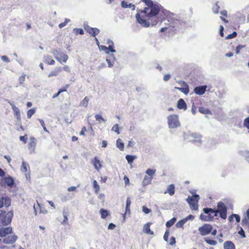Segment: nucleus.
<instances>
[{
    "mask_svg": "<svg viewBox=\"0 0 249 249\" xmlns=\"http://www.w3.org/2000/svg\"><path fill=\"white\" fill-rule=\"evenodd\" d=\"M142 1L147 7H145L143 10H142L141 13L144 15L146 17L155 18V20L153 21V18L150 19L151 21H149L150 19L147 20L143 15L141 16L139 13H137L136 15L137 21L144 27H148L150 25L152 26L156 25L158 22V19L155 16L158 15L160 11L159 5L153 4L151 0H142Z\"/></svg>",
    "mask_w": 249,
    "mask_h": 249,
    "instance_id": "1",
    "label": "nucleus"
},
{
    "mask_svg": "<svg viewBox=\"0 0 249 249\" xmlns=\"http://www.w3.org/2000/svg\"><path fill=\"white\" fill-rule=\"evenodd\" d=\"M14 213L12 211L8 212L0 210V225L6 226L11 222Z\"/></svg>",
    "mask_w": 249,
    "mask_h": 249,
    "instance_id": "2",
    "label": "nucleus"
},
{
    "mask_svg": "<svg viewBox=\"0 0 249 249\" xmlns=\"http://www.w3.org/2000/svg\"><path fill=\"white\" fill-rule=\"evenodd\" d=\"M201 137L202 136L200 134L196 133L188 132L184 135V138L185 140L197 145L201 144Z\"/></svg>",
    "mask_w": 249,
    "mask_h": 249,
    "instance_id": "3",
    "label": "nucleus"
},
{
    "mask_svg": "<svg viewBox=\"0 0 249 249\" xmlns=\"http://www.w3.org/2000/svg\"><path fill=\"white\" fill-rule=\"evenodd\" d=\"M51 53L55 59L60 63H66L69 58L68 55L64 53L60 49H53Z\"/></svg>",
    "mask_w": 249,
    "mask_h": 249,
    "instance_id": "4",
    "label": "nucleus"
},
{
    "mask_svg": "<svg viewBox=\"0 0 249 249\" xmlns=\"http://www.w3.org/2000/svg\"><path fill=\"white\" fill-rule=\"evenodd\" d=\"M203 211L205 213L208 214V215L200 214L199 218L203 221H211L214 216H217V212L212 208H205L203 209Z\"/></svg>",
    "mask_w": 249,
    "mask_h": 249,
    "instance_id": "5",
    "label": "nucleus"
},
{
    "mask_svg": "<svg viewBox=\"0 0 249 249\" xmlns=\"http://www.w3.org/2000/svg\"><path fill=\"white\" fill-rule=\"evenodd\" d=\"M168 124L170 128H176L180 126L178 116L176 114H172L167 117Z\"/></svg>",
    "mask_w": 249,
    "mask_h": 249,
    "instance_id": "6",
    "label": "nucleus"
},
{
    "mask_svg": "<svg viewBox=\"0 0 249 249\" xmlns=\"http://www.w3.org/2000/svg\"><path fill=\"white\" fill-rule=\"evenodd\" d=\"M218 211H215L219 213L220 216L222 219H226L227 217V208L225 204L222 202H219L217 205Z\"/></svg>",
    "mask_w": 249,
    "mask_h": 249,
    "instance_id": "7",
    "label": "nucleus"
},
{
    "mask_svg": "<svg viewBox=\"0 0 249 249\" xmlns=\"http://www.w3.org/2000/svg\"><path fill=\"white\" fill-rule=\"evenodd\" d=\"M212 226L208 224H205L198 228V231L200 234L202 236L209 234L212 231Z\"/></svg>",
    "mask_w": 249,
    "mask_h": 249,
    "instance_id": "8",
    "label": "nucleus"
},
{
    "mask_svg": "<svg viewBox=\"0 0 249 249\" xmlns=\"http://www.w3.org/2000/svg\"><path fill=\"white\" fill-rule=\"evenodd\" d=\"M11 200L7 196H2L0 197V208L3 206L8 207L11 205Z\"/></svg>",
    "mask_w": 249,
    "mask_h": 249,
    "instance_id": "9",
    "label": "nucleus"
},
{
    "mask_svg": "<svg viewBox=\"0 0 249 249\" xmlns=\"http://www.w3.org/2000/svg\"><path fill=\"white\" fill-rule=\"evenodd\" d=\"M18 239V237L15 235H9L4 237L2 240V244H12L15 243Z\"/></svg>",
    "mask_w": 249,
    "mask_h": 249,
    "instance_id": "10",
    "label": "nucleus"
},
{
    "mask_svg": "<svg viewBox=\"0 0 249 249\" xmlns=\"http://www.w3.org/2000/svg\"><path fill=\"white\" fill-rule=\"evenodd\" d=\"M36 140L35 138L32 137L30 138V142L28 143V148L30 153H34L35 150V147L36 145Z\"/></svg>",
    "mask_w": 249,
    "mask_h": 249,
    "instance_id": "11",
    "label": "nucleus"
},
{
    "mask_svg": "<svg viewBox=\"0 0 249 249\" xmlns=\"http://www.w3.org/2000/svg\"><path fill=\"white\" fill-rule=\"evenodd\" d=\"M12 228L9 227H2L0 228V237H4L8 234L12 233Z\"/></svg>",
    "mask_w": 249,
    "mask_h": 249,
    "instance_id": "12",
    "label": "nucleus"
},
{
    "mask_svg": "<svg viewBox=\"0 0 249 249\" xmlns=\"http://www.w3.org/2000/svg\"><path fill=\"white\" fill-rule=\"evenodd\" d=\"M186 201L189 204L190 207L192 210H196L198 209L197 202L195 201L193 198L188 196L186 199Z\"/></svg>",
    "mask_w": 249,
    "mask_h": 249,
    "instance_id": "13",
    "label": "nucleus"
},
{
    "mask_svg": "<svg viewBox=\"0 0 249 249\" xmlns=\"http://www.w3.org/2000/svg\"><path fill=\"white\" fill-rule=\"evenodd\" d=\"M207 88V86L206 85L197 86L195 88L194 91L196 94L202 95L205 93Z\"/></svg>",
    "mask_w": 249,
    "mask_h": 249,
    "instance_id": "14",
    "label": "nucleus"
},
{
    "mask_svg": "<svg viewBox=\"0 0 249 249\" xmlns=\"http://www.w3.org/2000/svg\"><path fill=\"white\" fill-rule=\"evenodd\" d=\"M91 162L94 168L98 171H99L102 166L100 160L96 157L91 160Z\"/></svg>",
    "mask_w": 249,
    "mask_h": 249,
    "instance_id": "15",
    "label": "nucleus"
},
{
    "mask_svg": "<svg viewBox=\"0 0 249 249\" xmlns=\"http://www.w3.org/2000/svg\"><path fill=\"white\" fill-rule=\"evenodd\" d=\"M177 107L178 109L185 110L187 109V105L183 99L178 100L177 104Z\"/></svg>",
    "mask_w": 249,
    "mask_h": 249,
    "instance_id": "16",
    "label": "nucleus"
},
{
    "mask_svg": "<svg viewBox=\"0 0 249 249\" xmlns=\"http://www.w3.org/2000/svg\"><path fill=\"white\" fill-rule=\"evenodd\" d=\"M224 249H235V246L234 244L231 241H226L224 243Z\"/></svg>",
    "mask_w": 249,
    "mask_h": 249,
    "instance_id": "17",
    "label": "nucleus"
},
{
    "mask_svg": "<svg viewBox=\"0 0 249 249\" xmlns=\"http://www.w3.org/2000/svg\"><path fill=\"white\" fill-rule=\"evenodd\" d=\"M5 183L8 186L12 187L14 184V179L11 177H5L4 178Z\"/></svg>",
    "mask_w": 249,
    "mask_h": 249,
    "instance_id": "18",
    "label": "nucleus"
},
{
    "mask_svg": "<svg viewBox=\"0 0 249 249\" xmlns=\"http://www.w3.org/2000/svg\"><path fill=\"white\" fill-rule=\"evenodd\" d=\"M61 71V67H57L49 74L48 77H50L51 76H56Z\"/></svg>",
    "mask_w": 249,
    "mask_h": 249,
    "instance_id": "19",
    "label": "nucleus"
},
{
    "mask_svg": "<svg viewBox=\"0 0 249 249\" xmlns=\"http://www.w3.org/2000/svg\"><path fill=\"white\" fill-rule=\"evenodd\" d=\"M44 62L49 65H54L55 61L53 60L51 56L46 55L44 57Z\"/></svg>",
    "mask_w": 249,
    "mask_h": 249,
    "instance_id": "20",
    "label": "nucleus"
},
{
    "mask_svg": "<svg viewBox=\"0 0 249 249\" xmlns=\"http://www.w3.org/2000/svg\"><path fill=\"white\" fill-rule=\"evenodd\" d=\"M121 6L124 8H132L133 10H134L135 9V5H134L132 3L127 4V3L126 2H125V1H122Z\"/></svg>",
    "mask_w": 249,
    "mask_h": 249,
    "instance_id": "21",
    "label": "nucleus"
},
{
    "mask_svg": "<svg viewBox=\"0 0 249 249\" xmlns=\"http://www.w3.org/2000/svg\"><path fill=\"white\" fill-rule=\"evenodd\" d=\"M15 115L17 117L18 122L20 123L21 121V116L19 109L17 107H13V109Z\"/></svg>",
    "mask_w": 249,
    "mask_h": 249,
    "instance_id": "22",
    "label": "nucleus"
},
{
    "mask_svg": "<svg viewBox=\"0 0 249 249\" xmlns=\"http://www.w3.org/2000/svg\"><path fill=\"white\" fill-rule=\"evenodd\" d=\"M152 178L149 177L147 176H145L143 178V180L142 182V185L143 186H145L148 185V184L151 183Z\"/></svg>",
    "mask_w": 249,
    "mask_h": 249,
    "instance_id": "23",
    "label": "nucleus"
},
{
    "mask_svg": "<svg viewBox=\"0 0 249 249\" xmlns=\"http://www.w3.org/2000/svg\"><path fill=\"white\" fill-rule=\"evenodd\" d=\"M143 231H144V232H145L147 234H150L151 235H153L154 234L153 231H151V230H150V223H147L145 224L144 225Z\"/></svg>",
    "mask_w": 249,
    "mask_h": 249,
    "instance_id": "24",
    "label": "nucleus"
},
{
    "mask_svg": "<svg viewBox=\"0 0 249 249\" xmlns=\"http://www.w3.org/2000/svg\"><path fill=\"white\" fill-rule=\"evenodd\" d=\"M168 193L171 196L175 194V186L173 184L170 185L167 189V191L165 192V194Z\"/></svg>",
    "mask_w": 249,
    "mask_h": 249,
    "instance_id": "25",
    "label": "nucleus"
},
{
    "mask_svg": "<svg viewBox=\"0 0 249 249\" xmlns=\"http://www.w3.org/2000/svg\"><path fill=\"white\" fill-rule=\"evenodd\" d=\"M116 146L120 150L123 151L124 149V144L120 139H118L116 141Z\"/></svg>",
    "mask_w": 249,
    "mask_h": 249,
    "instance_id": "26",
    "label": "nucleus"
},
{
    "mask_svg": "<svg viewBox=\"0 0 249 249\" xmlns=\"http://www.w3.org/2000/svg\"><path fill=\"white\" fill-rule=\"evenodd\" d=\"M136 156H133V155H127L125 156V159L127 160L128 163L129 164H131L133 162V160L137 159Z\"/></svg>",
    "mask_w": 249,
    "mask_h": 249,
    "instance_id": "27",
    "label": "nucleus"
},
{
    "mask_svg": "<svg viewBox=\"0 0 249 249\" xmlns=\"http://www.w3.org/2000/svg\"><path fill=\"white\" fill-rule=\"evenodd\" d=\"M28 168H29L28 163L24 161H23L21 167V171L22 172L25 173L27 171Z\"/></svg>",
    "mask_w": 249,
    "mask_h": 249,
    "instance_id": "28",
    "label": "nucleus"
},
{
    "mask_svg": "<svg viewBox=\"0 0 249 249\" xmlns=\"http://www.w3.org/2000/svg\"><path fill=\"white\" fill-rule=\"evenodd\" d=\"M183 84L184 85H186V87H185V88H176L177 89H178V90H179L180 91H181L183 93H184L185 95H187L189 93V89L188 86H187V85L186 84V83L184 82H183Z\"/></svg>",
    "mask_w": 249,
    "mask_h": 249,
    "instance_id": "29",
    "label": "nucleus"
},
{
    "mask_svg": "<svg viewBox=\"0 0 249 249\" xmlns=\"http://www.w3.org/2000/svg\"><path fill=\"white\" fill-rule=\"evenodd\" d=\"M89 101V98L88 97H85L84 99L80 102V106L85 107H87Z\"/></svg>",
    "mask_w": 249,
    "mask_h": 249,
    "instance_id": "30",
    "label": "nucleus"
},
{
    "mask_svg": "<svg viewBox=\"0 0 249 249\" xmlns=\"http://www.w3.org/2000/svg\"><path fill=\"white\" fill-rule=\"evenodd\" d=\"M101 218L103 219L106 218L108 215V212L107 210L101 209L100 210Z\"/></svg>",
    "mask_w": 249,
    "mask_h": 249,
    "instance_id": "31",
    "label": "nucleus"
},
{
    "mask_svg": "<svg viewBox=\"0 0 249 249\" xmlns=\"http://www.w3.org/2000/svg\"><path fill=\"white\" fill-rule=\"evenodd\" d=\"M199 111L204 114H211V111L205 107H200L198 109Z\"/></svg>",
    "mask_w": 249,
    "mask_h": 249,
    "instance_id": "32",
    "label": "nucleus"
},
{
    "mask_svg": "<svg viewBox=\"0 0 249 249\" xmlns=\"http://www.w3.org/2000/svg\"><path fill=\"white\" fill-rule=\"evenodd\" d=\"M176 221V218L175 217L172 218L171 220L168 221L166 223V226L167 228H170L173 226Z\"/></svg>",
    "mask_w": 249,
    "mask_h": 249,
    "instance_id": "33",
    "label": "nucleus"
},
{
    "mask_svg": "<svg viewBox=\"0 0 249 249\" xmlns=\"http://www.w3.org/2000/svg\"><path fill=\"white\" fill-rule=\"evenodd\" d=\"M93 187L94 189H95V193L96 194H98L99 191H100V188L99 185L98 184L97 182L95 180H94L93 181Z\"/></svg>",
    "mask_w": 249,
    "mask_h": 249,
    "instance_id": "34",
    "label": "nucleus"
},
{
    "mask_svg": "<svg viewBox=\"0 0 249 249\" xmlns=\"http://www.w3.org/2000/svg\"><path fill=\"white\" fill-rule=\"evenodd\" d=\"M204 240L207 244L215 246L217 244V242L216 241L213 240H211L207 238H204Z\"/></svg>",
    "mask_w": 249,
    "mask_h": 249,
    "instance_id": "35",
    "label": "nucleus"
},
{
    "mask_svg": "<svg viewBox=\"0 0 249 249\" xmlns=\"http://www.w3.org/2000/svg\"><path fill=\"white\" fill-rule=\"evenodd\" d=\"M95 118L96 120L98 121L99 123L104 122L105 123L106 120L104 119L102 116L100 114H96L95 115Z\"/></svg>",
    "mask_w": 249,
    "mask_h": 249,
    "instance_id": "36",
    "label": "nucleus"
},
{
    "mask_svg": "<svg viewBox=\"0 0 249 249\" xmlns=\"http://www.w3.org/2000/svg\"><path fill=\"white\" fill-rule=\"evenodd\" d=\"M35 112H36V109L34 108H31V109H30L29 110H28L27 111V118L28 119H30L31 117H32V116L34 114H35Z\"/></svg>",
    "mask_w": 249,
    "mask_h": 249,
    "instance_id": "37",
    "label": "nucleus"
},
{
    "mask_svg": "<svg viewBox=\"0 0 249 249\" xmlns=\"http://www.w3.org/2000/svg\"><path fill=\"white\" fill-rule=\"evenodd\" d=\"M84 29L88 33H89L91 36L94 28L91 27L89 26L88 25L84 24Z\"/></svg>",
    "mask_w": 249,
    "mask_h": 249,
    "instance_id": "38",
    "label": "nucleus"
},
{
    "mask_svg": "<svg viewBox=\"0 0 249 249\" xmlns=\"http://www.w3.org/2000/svg\"><path fill=\"white\" fill-rule=\"evenodd\" d=\"M73 32L75 35L80 34L82 35L84 34V30L81 28H74L73 30Z\"/></svg>",
    "mask_w": 249,
    "mask_h": 249,
    "instance_id": "39",
    "label": "nucleus"
},
{
    "mask_svg": "<svg viewBox=\"0 0 249 249\" xmlns=\"http://www.w3.org/2000/svg\"><path fill=\"white\" fill-rule=\"evenodd\" d=\"M156 170L155 169H148L146 171V174L149 176V177H152L155 174Z\"/></svg>",
    "mask_w": 249,
    "mask_h": 249,
    "instance_id": "40",
    "label": "nucleus"
},
{
    "mask_svg": "<svg viewBox=\"0 0 249 249\" xmlns=\"http://www.w3.org/2000/svg\"><path fill=\"white\" fill-rule=\"evenodd\" d=\"M106 61L107 62V63L108 64V67L109 68H111L114 66L115 61H114L109 58H107Z\"/></svg>",
    "mask_w": 249,
    "mask_h": 249,
    "instance_id": "41",
    "label": "nucleus"
},
{
    "mask_svg": "<svg viewBox=\"0 0 249 249\" xmlns=\"http://www.w3.org/2000/svg\"><path fill=\"white\" fill-rule=\"evenodd\" d=\"M186 223L184 219H183L180 221H179L176 224V226L178 228H182L183 225Z\"/></svg>",
    "mask_w": 249,
    "mask_h": 249,
    "instance_id": "42",
    "label": "nucleus"
},
{
    "mask_svg": "<svg viewBox=\"0 0 249 249\" xmlns=\"http://www.w3.org/2000/svg\"><path fill=\"white\" fill-rule=\"evenodd\" d=\"M243 126L248 129V132L249 133V117L246 118L244 121Z\"/></svg>",
    "mask_w": 249,
    "mask_h": 249,
    "instance_id": "43",
    "label": "nucleus"
},
{
    "mask_svg": "<svg viewBox=\"0 0 249 249\" xmlns=\"http://www.w3.org/2000/svg\"><path fill=\"white\" fill-rule=\"evenodd\" d=\"M99 48L100 50L105 52L106 53L109 54V52L108 51V48L107 47L104 45H100L99 46Z\"/></svg>",
    "mask_w": 249,
    "mask_h": 249,
    "instance_id": "44",
    "label": "nucleus"
},
{
    "mask_svg": "<svg viewBox=\"0 0 249 249\" xmlns=\"http://www.w3.org/2000/svg\"><path fill=\"white\" fill-rule=\"evenodd\" d=\"M237 35V33L236 32H233L232 34L229 35L227 36H226V39H231L235 37Z\"/></svg>",
    "mask_w": 249,
    "mask_h": 249,
    "instance_id": "45",
    "label": "nucleus"
},
{
    "mask_svg": "<svg viewBox=\"0 0 249 249\" xmlns=\"http://www.w3.org/2000/svg\"><path fill=\"white\" fill-rule=\"evenodd\" d=\"M70 20L68 18H65V21L64 22H62L58 25L59 28H62L65 26H66V24L70 21Z\"/></svg>",
    "mask_w": 249,
    "mask_h": 249,
    "instance_id": "46",
    "label": "nucleus"
},
{
    "mask_svg": "<svg viewBox=\"0 0 249 249\" xmlns=\"http://www.w3.org/2000/svg\"><path fill=\"white\" fill-rule=\"evenodd\" d=\"M41 126H42L43 128V130L46 132H47L48 133H49V131L47 130V129L46 128V127L45 126V123L44 122V121L42 119H39L38 120Z\"/></svg>",
    "mask_w": 249,
    "mask_h": 249,
    "instance_id": "47",
    "label": "nucleus"
},
{
    "mask_svg": "<svg viewBox=\"0 0 249 249\" xmlns=\"http://www.w3.org/2000/svg\"><path fill=\"white\" fill-rule=\"evenodd\" d=\"M111 130L115 132L118 134L120 133L118 125L117 124H115L111 128Z\"/></svg>",
    "mask_w": 249,
    "mask_h": 249,
    "instance_id": "48",
    "label": "nucleus"
},
{
    "mask_svg": "<svg viewBox=\"0 0 249 249\" xmlns=\"http://www.w3.org/2000/svg\"><path fill=\"white\" fill-rule=\"evenodd\" d=\"M100 30L96 28H94V29L92 31L91 36H95L97 35L99 33Z\"/></svg>",
    "mask_w": 249,
    "mask_h": 249,
    "instance_id": "49",
    "label": "nucleus"
},
{
    "mask_svg": "<svg viewBox=\"0 0 249 249\" xmlns=\"http://www.w3.org/2000/svg\"><path fill=\"white\" fill-rule=\"evenodd\" d=\"M142 211L146 214H148L150 213V209L147 208L145 206H143L142 207Z\"/></svg>",
    "mask_w": 249,
    "mask_h": 249,
    "instance_id": "50",
    "label": "nucleus"
},
{
    "mask_svg": "<svg viewBox=\"0 0 249 249\" xmlns=\"http://www.w3.org/2000/svg\"><path fill=\"white\" fill-rule=\"evenodd\" d=\"M26 75H23L19 77V82L20 85H22L25 81Z\"/></svg>",
    "mask_w": 249,
    "mask_h": 249,
    "instance_id": "51",
    "label": "nucleus"
},
{
    "mask_svg": "<svg viewBox=\"0 0 249 249\" xmlns=\"http://www.w3.org/2000/svg\"><path fill=\"white\" fill-rule=\"evenodd\" d=\"M169 235V230H167L164 234L163 236V239L164 241H167L168 239V236Z\"/></svg>",
    "mask_w": 249,
    "mask_h": 249,
    "instance_id": "52",
    "label": "nucleus"
},
{
    "mask_svg": "<svg viewBox=\"0 0 249 249\" xmlns=\"http://www.w3.org/2000/svg\"><path fill=\"white\" fill-rule=\"evenodd\" d=\"M244 46L242 45H238L236 47L235 49V52L236 54H239L240 53V50L243 48Z\"/></svg>",
    "mask_w": 249,
    "mask_h": 249,
    "instance_id": "53",
    "label": "nucleus"
},
{
    "mask_svg": "<svg viewBox=\"0 0 249 249\" xmlns=\"http://www.w3.org/2000/svg\"><path fill=\"white\" fill-rule=\"evenodd\" d=\"M114 45H109L108 48V51L111 52V53H115L116 50L113 49Z\"/></svg>",
    "mask_w": 249,
    "mask_h": 249,
    "instance_id": "54",
    "label": "nucleus"
},
{
    "mask_svg": "<svg viewBox=\"0 0 249 249\" xmlns=\"http://www.w3.org/2000/svg\"><path fill=\"white\" fill-rule=\"evenodd\" d=\"M19 139L21 141L23 142L24 143H26L27 142V135H25L24 136H20L19 137Z\"/></svg>",
    "mask_w": 249,
    "mask_h": 249,
    "instance_id": "55",
    "label": "nucleus"
},
{
    "mask_svg": "<svg viewBox=\"0 0 249 249\" xmlns=\"http://www.w3.org/2000/svg\"><path fill=\"white\" fill-rule=\"evenodd\" d=\"M195 218V216L193 215H189L186 217L184 218L185 221L186 222L188 220H192Z\"/></svg>",
    "mask_w": 249,
    "mask_h": 249,
    "instance_id": "56",
    "label": "nucleus"
},
{
    "mask_svg": "<svg viewBox=\"0 0 249 249\" xmlns=\"http://www.w3.org/2000/svg\"><path fill=\"white\" fill-rule=\"evenodd\" d=\"M1 59L4 61V62H5L6 63H9L10 62V60L8 58V57H7L5 55H2V56H1Z\"/></svg>",
    "mask_w": 249,
    "mask_h": 249,
    "instance_id": "57",
    "label": "nucleus"
},
{
    "mask_svg": "<svg viewBox=\"0 0 249 249\" xmlns=\"http://www.w3.org/2000/svg\"><path fill=\"white\" fill-rule=\"evenodd\" d=\"M244 156L245 157L247 161L249 163V151H245L244 153Z\"/></svg>",
    "mask_w": 249,
    "mask_h": 249,
    "instance_id": "58",
    "label": "nucleus"
},
{
    "mask_svg": "<svg viewBox=\"0 0 249 249\" xmlns=\"http://www.w3.org/2000/svg\"><path fill=\"white\" fill-rule=\"evenodd\" d=\"M238 233L242 236V238H245V233L243 229L241 228L240 230L238 232Z\"/></svg>",
    "mask_w": 249,
    "mask_h": 249,
    "instance_id": "59",
    "label": "nucleus"
},
{
    "mask_svg": "<svg viewBox=\"0 0 249 249\" xmlns=\"http://www.w3.org/2000/svg\"><path fill=\"white\" fill-rule=\"evenodd\" d=\"M131 203V201L129 197H127L126 201V207H130Z\"/></svg>",
    "mask_w": 249,
    "mask_h": 249,
    "instance_id": "60",
    "label": "nucleus"
},
{
    "mask_svg": "<svg viewBox=\"0 0 249 249\" xmlns=\"http://www.w3.org/2000/svg\"><path fill=\"white\" fill-rule=\"evenodd\" d=\"M232 216L235 218L236 221L238 223L240 221V217L239 215L236 214H232Z\"/></svg>",
    "mask_w": 249,
    "mask_h": 249,
    "instance_id": "61",
    "label": "nucleus"
},
{
    "mask_svg": "<svg viewBox=\"0 0 249 249\" xmlns=\"http://www.w3.org/2000/svg\"><path fill=\"white\" fill-rule=\"evenodd\" d=\"M224 27L222 25L220 26V31H219V34L221 36L223 37L224 36Z\"/></svg>",
    "mask_w": 249,
    "mask_h": 249,
    "instance_id": "62",
    "label": "nucleus"
},
{
    "mask_svg": "<svg viewBox=\"0 0 249 249\" xmlns=\"http://www.w3.org/2000/svg\"><path fill=\"white\" fill-rule=\"evenodd\" d=\"M0 249H8V246L2 245V239H0Z\"/></svg>",
    "mask_w": 249,
    "mask_h": 249,
    "instance_id": "63",
    "label": "nucleus"
},
{
    "mask_svg": "<svg viewBox=\"0 0 249 249\" xmlns=\"http://www.w3.org/2000/svg\"><path fill=\"white\" fill-rule=\"evenodd\" d=\"M170 77H171V75L170 74H165V75H164V76L163 77V80L164 81H167L170 79Z\"/></svg>",
    "mask_w": 249,
    "mask_h": 249,
    "instance_id": "64",
    "label": "nucleus"
}]
</instances>
